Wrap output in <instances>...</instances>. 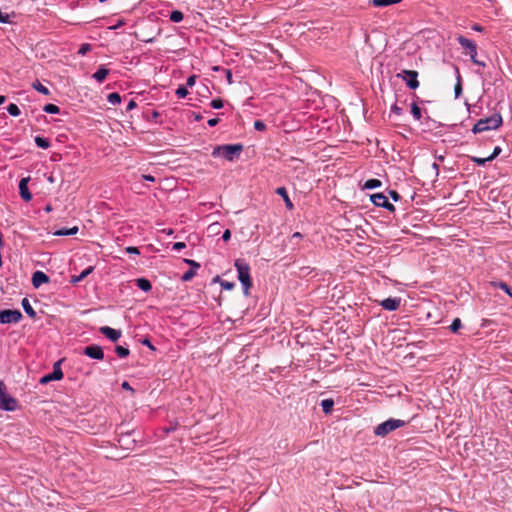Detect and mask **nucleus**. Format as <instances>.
I'll list each match as a JSON object with an SVG mask.
<instances>
[{
	"label": "nucleus",
	"instance_id": "nucleus-33",
	"mask_svg": "<svg viewBox=\"0 0 512 512\" xmlns=\"http://www.w3.org/2000/svg\"><path fill=\"white\" fill-rule=\"evenodd\" d=\"M7 112L11 115V116H19L20 115V109L19 107L14 104V103H11L7 106Z\"/></svg>",
	"mask_w": 512,
	"mask_h": 512
},
{
	"label": "nucleus",
	"instance_id": "nucleus-50",
	"mask_svg": "<svg viewBox=\"0 0 512 512\" xmlns=\"http://www.w3.org/2000/svg\"><path fill=\"white\" fill-rule=\"evenodd\" d=\"M230 237H231L230 230L229 229L225 230L224 233H223V236H222L223 240L224 241H228L230 239Z\"/></svg>",
	"mask_w": 512,
	"mask_h": 512
},
{
	"label": "nucleus",
	"instance_id": "nucleus-61",
	"mask_svg": "<svg viewBox=\"0 0 512 512\" xmlns=\"http://www.w3.org/2000/svg\"><path fill=\"white\" fill-rule=\"evenodd\" d=\"M202 117L200 115L195 116L196 120H200Z\"/></svg>",
	"mask_w": 512,
	"mask_h": 512
},
{
	"label": "nucleus",
	"instance_id": "nucleus-44",
	"mask_svg": "<svg viewBox=\"0 0 512 512\" xmlns=\"http://www.w3.org/2000/svg\"><path fill=\"white\" fill-rule=\"evenodd\" d=\"M195 81H196L195 75L189 76L186 80V86L192 87L195 84Z\"/></svg>",
	"mask_w": 512,
	"mask_h": 512
},
{
	"label": "nucleus",
	"instance_id": "nucleus-8",
	"mask_svg": "<svg viewBox=\"0 0 512 512\" xmlns=\"http://www.w3.org/2000/svg\"><path fill=\"white\" fill-rule=\"evenodd\" d=\"M397 77L403 79L410 89L414 90L419 87L418 72L415 70H402Z\"/></svg>",
	"mask_w": 512,
	"mask_h": 512
},
{
	"label": "nucleus",
	"instance_id": "nucleus-22",
	"mask_svg": "<svg viewBox=\"0 0 512 512\" xmlns=\"http://www.w3.org/2000/svg\"><path fill=\"white\" fill-rule=\"evenodd\" d=\"M333 406H334V401L332 399H324L321 401V407L325 414L331 413Z\"/></svg>",
	"mask_w": 512,
	"mask_h": 512
},
{
	"label": "nucleus",
	"instance_id": "nucleus-30",
	"mask_svg": "<svg viewBox=\"0 0 512 512\" xmlns=\"http://www.w3.org/2000/svg\"><path fill=\"white\" fill-rule=\"evenodd\" d=\"M43 111L50 114H57L60 109L57 105L49 103L43 107Z\"/></svg>",
	"mask_w": 512,
	"mask_h": 512
},
{
	"label": "nucleus",
	"instance_id": "nucleus-57",
	"mask_svg": "<svg viewBox=\"0 0 512 512\" xmlns=\"http://www.w3.org/2000/svg\"><path fill=\"white\" fill-rule=\"evenodd\" d=\"M143 178L147 181H155V178L152 175H143Z\"/></svg>",
	"mask_w": 512,
	"mask_h": 512
},
{
	"label": "nucleus",
	"instance_id": "nucleus-25",
	"mask_svg": "<svg viewBox=\"0 0 512 512\" xmlns=\"http://www.w3.org/2000/svg\"><path fill=\"white\" fill-rule=\"evenodd\" d=\"M32 87L35 90H37L39 93L43 94V95H49L50 94L49 89L46 86L42 85L38 80L33 82Z\"/></svg>",
	"mask_w": 512,
	"mask_h": 512
},
{
	"label": "nucleus",
	"instance_id": "nucleus-54",
	"mask_svg": "<svg viewBox=\"0 0 512 512\" xmlns=\"http://www.w3.org/2000/svg\"><path fill=\"white\" fill-rule=\"evenodd\" d=\"M142 344H144V345L148 346V347H149L150 349H152V350H154V349H155V348H154V346L151 344V342H150L148 339H144V340L142 341Z\"/></svg>",
	"mask_w": 512,
	"mask_h": 512
},
{
	"label": "nucleus",
	"instance_id": "nucleus-40",
	"mask_svg": "<svg viewBox=\"0 0 512 512\" xmlns=\"http://www.w3.org/2000/svg\"><path fill=\"white\" fill-rule=\"evenodd\" d=\"M91 50V45L90 44H82L79 51H78V54L80 55H85L87 52H89Z\"/></svg>",
	"mask_w": 512,
	"mask_h": 512
},
{
	"label": "nucleus",
	"instance_id": "nucleus-59",
	"mask_svg": "<svg viewBox=\"0 0 512 512\" xmlns=\"http://www.w3.org/2000/svg\"><path fill=\"white\" fill-rule=\"evenodd\" d=\"M472 28L475 31H482L483 30V28L480 25H478V24H474Z\"/></svg>",
	"mask_w": 512,
	"mask_h": 512
},
{
	"label": "nucleus",
	"instance_id": "nucleus-10",
	"mask_svg": "<svg viewBox=\"0 0 512 512\" xmlns=\"http://www.w3.org/2000/svg\"><path fill=\"white\" fill-rule=\"evenodd\" d=\"M60 364L61 360L57 361L53 366V372L41 377L39 382L41 384H47L50 381L61 380L63 378V372L61 370Z\"/></svg>",
	"mask_w": 512,
	"mask_h": 512
},
{
	"label": "nucleus",
	"instance_id": "nucleus-12",
	"mask_svg": "<svg viewBox=\"0 0 512 512\" xmlns=\"http://www.w3.org/2000/svg\"><path fill=\"white\" fill-rule=\"evenodd\" d=\"M29 180H30V178L26 177V178H22L19 182L20 196L26 202H28L32 199V194L29 192V189H28Z\"/></svg>",
	"mask_w": 512,
	"mask_h": 512
},
{
	"label": "nucleus",
	"instance_id": "nucleus-43",
	"mask_svg": "<svg viewBox=\"0 0 512 512\" xmlns=\"http://www.w3.org/2000/svg\"><path fill=\"white\" fill-rule=\"evenodd\" d=\"M221 287L225 290H232L235 287V284L229 281H222Z\"/></svg>",
	"mask_w": 512,
	"mask_h": 512
},
{
	"label": "nucleus",
	"instance_id": "nucleus-21",
	"mask_svg": "<svg viewBox=\"0 0 512 512\" xmlns=\"http://www.w3.org/2000/svg\"><path fill=\"white\" fill-rule=\"evenodd\" d=\"M77 232H78V227L74 226L72 228H61V229L57 230L56 232H54V235H56V236H69V235H74Z\"/></svg>",
	"mask_w": 512,
	"mask_h": 512
},
{
	"label": "nucleus",
	"instance_id": "nucleus-6",
	"mask_svg": "<svg viewBox=\"0 0 512 512\" xmlns=\"http://www.w3.org/2000/svg\"><path fill=\"white\" fill-rule=\"evenodd\" d=\"M458 40V43L465 49L468 50V53L470 54V58H471V61L476 64V65H480V66H485V63L484 62H481L479 60H477L476 56H477V46L475 44V42H473L472 40L460 35L458 36L457 38Z\"/></svg>",
	"mask_w": 512,
	"mask_h": 512
},
{
	"label": "nucleus",
	"instance_id": "nucleus-16",
	"mask_svg": "<svg viewBox=\"0 0 512 512\" xmlns=\"http://www.w3.org/2000/svg\"><path fill=\"white\" fill-rule=\"evenodd\" d=\"M276 193L283 198L286 207L289 210H292L293 209V203L291 202V200H290V198L288 196L286 188L285 187H278L276 189Z\"/></svg>",
	"mask_w": 512,
	"mask_h": 512
},
{
	"label": "nucleus",
	"instance_id": "nucleus-60",
	"mask_svg": "<svg viewBox=\"0 0 512 512\" xmlns=\"http://www.w3.org/2000/svg\"><path fill=\"white\" fill-rule=\"evenodd\" d=\"M6 101V97L3 95H0V105L3 104Z\"/></svg>",
	"mask_w": 512,
	"mask_h": 512
},
{
	"label": "nucleus",
	"instance_id": "nucleus-13",
	"mask_svg": "<svg viewBox=\"0 0 512 512\" xmlns=\"http://www.w3.org/2000/svg\"><path fill=\"white\" fill-rule=\"evenodd\" d=\"M400 303H401V298L395 297V298H386V299L382 300L380 305L385 310L395 311L399 308Z\"/></svg>",
	"mask_w": 512,
	"mask_h": 512
},
{
	"label": "nucleus",
	"instance_id": "nucleus-48",
	"mask_svg": "<svg viewBox=\"0 0 512 512\" xmlns=\"http://www.w3.org/2000/svg\"><path fill=\"white\" fill-rule=\"evenodd\" d=\"M126 252L129 254H139V250L137 247L129 246L126 248Z\"/></svg>",
	"mask_w": 512,
	"mask_h": 512
},
{
	"label": "nucleus",
	"instance_id": "nucleus-2",
	"mask_svg": "<svg viewBox=\"0 0 512 512\" xmlns=\"http://www.w3.org/2000/svg\"><path fill=\"white\" fill-rule=\"evenodd\" d=\"M502 122L503 121L500 114H493L489 117L478 120L473 126L472 131L476 134L492 129H497L502 125Z\"/></svg>",
	"mask_w": 512,
	"mask_h": 512
},
{
	"label": "nucleus",
	"instance_id": "nucleus-24",
	"mask_svg": "<svg viewBox=\"0 0 512 512\" xmlns=\"http://www.w3.org/2000/svg\"><path fill=\"white\" fill-rule=\"evenodd\" d=\"M399 0H370L369 2L375 7H386L397 3Z\"/></svg>",
	"mask_w": 512,
	"mask_h": 512
},
{
	"label": "nucleus",
	"instance_id": "nucleus-58",
	"mask_svg": "<svg viewBox=\"0 0 512 512\" xmlns=\"http://www.w3.org/2000/svg\"><path fill=\"white\" fill-rule=\"evenodd\" d=\"M302 238V235L301 233L299 232H295L293 235H292V239H301Z\"/></svg>",
	"mask_w": 512,
	"mask_h": 512
},
{
	"label": "nucleus",
	"instance_id": "nucleus-53",
	"mask_svg": "<svg viewBox=\"0 0 512 512\" xmlns=\"http://www.w3.org/2000/svg\"><path fill=\"white\" fill-rule=\"evenodd\" d=\"M186 262H187L188 264H190V265H191L192 267H194V268H199V267H200V264H199V263H197V262H196V261H194V260H186Z\"/></svg>",
	"mask_w": 512,
	"mask_h": 512
},
{
	"label": "nucleus",
	"instance_id": "nucleus-32",
	"mask_svg": "<svg viewBox=\"0 0 512 512\" xmlns=\"http://www.w3.org/2000/svg\"><path fill=\"white\" fill-rule=\"evenodd\" d=\"M115 352L116 354L120 357V358H125L129 355V349L126 348V347H123L121 345H118L116 346L115 348Z\"/></svg>",
	"mask_w": 512,
	"mask_h": 512
},
{
	"label": "nucleus",
	"instance_id": "nucleus-55",
	"mask_svg": "<svg viewBox=\"0 0 512 512\" xmlns=\"http://www.w3.org/2000/svg\"><path fill=\"white\" fill-rule=\"evenodd\" d=\"M227 81L229 84L232 83V73L230 70H226Z\"/></svg>",
	"mask_w": 512,
	"mask_h": 512
},
{
	"label": "nucleus",
	"instance_id": "nucleus-41",
	"mask_svg": "<svg viewBox=\"0 0 512 512\" xmlns=\"http://www.w3.org/2000/svg\"><path fill=\"white\" fill-rule=\"evenodd\" d=\"M254 128L257 130V131H264L266 129V125L264 122L260 121V120H257L254 122Z\"/></svg>",
	"mask_w": 512,
	"mask_h": 512
},
{
	"label": "nucleus",
	"instance_id": "nucleus-1",
	"mask_svg": "<svg viewBox=\"0 0 512 512\" xmlns=\"http://www.w3.org/2000/svg\"><path fill=\"white\" fill-rule=\"evenodd\" d=\"M234 266L238 273V279L244 288V294L249 295V290L252 287V280L250 277V266L243 259L235 260Z\"/></svg>",
	"mask_w": 512,
	"mask_h": 512
},
{
	"label": "nucleus",
	"instance_id": "nucleus-49",
	"mask_svg": "<svg viewBox=\"0 0 512 512\" xmlns=\"http://www.w3.org/2000/svg\"><path fill=\"white\" fill-rule=\"evenodd\" d=\"M136 106H137L136 102L134 100H130L128 105H127V107H126V111H131Z\"/></svg>",
	"mask_w": 512,
	"mask_h": 512
},
{
	"label": "nucleus",
	"instance_id": "nucleus-14",
	"mask_svg": "<svg viewBox=\"0 0 512 512\" xmlns=\"http://www.w3.org/2000/svg\"><path fill=\"white\" fill-rule=\"evenodd\" d=\"M99 331L113 342L118 341V339L121 337L120 330L113 329L109 326L100 327Z\"/></svg>",
	"mask_w": 512,
	"mask_h": 512
},
{
	"label": "nucleus",
	"instance_id": "nucleus-56",
	"mask_svg": "<svg viewBox=\"0 0 512 512\" xmlns=\"http://www.w3.org/2000/svg\"><path fill=\"white\" fill-rule=\"evenodd\" d=\"M392 111H393L394 113H396L397 115H400V114H401V108L397 107L396 105H394V106L392 107Z\"/></svg>",
	"mask_w": 512,
	"mask_h": 512
},
{
	"label": "nucleus",
	"instance_id": "nucleus-46",
	"mask_svg": "<svg viewBox=\"0 0 512 512\" xmlns=\"http://www.w3.org/2000/svg\"><path fill=\"white\" fill-rule=\"evenodd\" d=\"M0 22L1 23H9L10 22L9 15L4 14L0 11Z\"/></svg>",
	"mask_w": 512,
	"mask_h": 512
},
{
	"label": "nucleus",
	"instance_id": "nucleus-42",
	"mask_svg": "<svg viewBox=\"0 0 512 512\" xmlns=\"http://www.w3.org/2000/svg\"><path fill=\"white\" fill-rule=\"evenodd\" d=\"M501 151V147L496 146L492 154L488 156V159H490V161L494 160L501 153Z\"/></svg>",
	"mask_w": 512,
	"mask_h": 512
},
{
	"label": "nucleus",
	"instance_id": "nucleus-27",
	"mask_svg": "<svg viewBox=\"0 0 512 512\" xmlns=\"http://www.w3.org/2000/svg\"><path fill=\"white\" fill-rule=\"evenodd\" d=\"M491 284L494 287L500 288L501 290L505 291L510 297H512L511 289L505 282H492Z\"/></svg>",
	"mask_w": 512,
	"mask_h": 512
},
{
	"label": "nucleus",
	"instance_id": "nucleus-38",
	"mask_svg": "<svg viewBox=\"0 0 512 512\" xmlns=\"http://www.w3.org/2000/svg\"><path fill=\"white\" fill-rule=\"evenodd\" d=\"M188 94V90L185 86H179L176 90V95L179 98H184Z\"/></svg>",
	"mask_w": 512,
	"mask_h": 512
},
{
	"label": "nucleus",
	"instance_id": "nucleus-62",
	"mask_svg": "<svg viewBox=\"0 0 512 512\" xmlns=\"http://www.w3.org/2000/svg\"><path fill=\"white\" fill-rule=\"evenodd\" d=\"M50 210H51L50 206H47L46 211H50Z\"/></svg>",
	"mask_w": 512,
	"mask_h": 512
},
{
	"label": "nucleus",
	"instance_id": "nucleus-26",
	"mask_svg": "<svg viewBox=\"0 0 512 512\" xmlns=\"http://www.w3.org/2000/svg\"><path fill=\"white\" fill-rule=\"evenodd\" d=\"M456 71H457V83L454 87V92H455V97L458 98L462 93V84H461V75L459 73V70L456 69Z\"/></svg>",
	"mask_w": 512,
	"mask_h": 512
},
{
	"label": "nucleus",
	"instance_id": "nucleus-18",
	"mask_svg": "<svg viewBox=\"0 0 512 512\" xmlns=\"http://www.w3.org/2000/svg\"><path fill=\"white\" fill-rule=\"evenodd\" d=\"M21 304H22V307H23L24 311L26 312V314L30 318L35 319L37 314H36V311L31 306L29 300L27 298H23Z\"/></svg>",
	"mask_w": 512,
	"mask_h": 512
},
{
	"label": "nucleus",
	"instance_id": "nucleus-51",
	"mask_svg": "<svg viewBox=\"0 0 512 512\" xmlns=\"http://www.w3.org/2000/svg\"><path fill=\"white\" fill-rule=\"evenodd\" d=\"M218 123H219V119L218 118H212V119L208 120V125L211 126V127L216 126Z\"/></svg>",
	"mask_w": 512,
	"mask_h": 512
},
{
	"label": "nucleus",
	"instance_id": "nucleus-19",
	"mask_svg": "<svg viewBox=\"0 0 512 512\" xmlns=\"http://www.w3.org/2000/svg\"><path fill=\"white\" fill-rule=\"evenodd\" d=\"M94 270V267L93 266H89L88 268H86L85 270H83L78 276H73L71 278V282L72 283H78L80 281H82L83 279H85L92 271Z\"/></svg>",
	"mask_w": 512,
	"mask_h": 512
},
{
	"label": "nucleus",
	"instance_id": "nucleus-11",
	"mask_svg": "<svg viewBox=\"0 0 512 512\" xmlns=\"http://www.w3.org/2000/svg\"><path fill=\"white\" fill-rule=\"evenodd\" d=\"M83 353L92 358V359H96V360H102L104 358V352H103V349L101 346L99 345H90V346H86L84 348V351Z\"/></svg>",
	"mask_w": 512,
	"mask_h": 512
},
{
	"label": "nucleus",
	"instance_id": "nucleus-7",
	"mask_svg": "<svg viewBox=\"0 0 512 512\" xmlns=\"http://www.w3.org/2000/svg\"><path fill=\"white\" fill-rule=\"evenodd\" d=\"M22 317V313L19 310L5 309L0 311L1 324H16Z\"/></svg>",
	"mask_w": 512,
	"mask_h": 512
},
{
	"label": "nucleus",
	"instance_id": "nucleus-39",
	"mask_svg": "<svg viewBox=\"0 0 512 512\" xmlns=\"http://www.w3.org/2000/svg\"><path fill=\"white\" fill-rule=\"evenodd\" d=\"M210 105L214 109H220L223 107V101L220 98H215L211 101Z\"/></svg>",
	"mask_w": 512,
	"mask_h": 512
},
{
	"label": "nucleus",
	"instance_id": "nucleus-45",
	"mask_svg": "<svg viewBox=\"0 0 512 512\" xmlns=\"http://www.w3.org/2000/svg\"><path fill=\"white\" fill-rule=\"evenodd\" d=\"M186 244L184 242H176L173 244V250L180 251L181 249L185 248Z\"/></svg>",
	"mask_w": 512,
	"mask_h": 512
},
{
	"label": "nucleus",
	"instance_id": "nucleus-5",
	"mask_svg": "<svg viewBox=\"0 0 512 512\" xmlns=\"http://www.w3.org/2000/svg\"><path fill=\"white\" fill-rule=\"evenodd\" d=\"M405 425V421L400 419H389L381 424H379L376 428L374 433L377 436L384 437L390 432L394 431L397 428H400Z\"/></svg>",
	"mask_w": 512,
	"mask_h": 512
},
{
	"label": "nucleus",
	"instance_id": "nucleus-15",
	"mask_svg": "<svg viewBox=\"0 0 512 512\" xmlns=\"http://www.w3.org/2000/svg\"><path fill=\"white\" fill-rule=\"evenodd\" d=\"M49 277L42 271H36L32 275V284L35 288L40 287L42 284L49 283Z\"/></svg>",
	"mask_w": 512,
	"mask_h": 512
},
{
	"label": "nucleus",
	"instance_id": "nucleus-17",
	"mask_svg": "<svg viewBox=\"0 0 512 512\" xmlns=\"http://www.w3.org/2000/svg\"><path fill=\"white\" fill-rule=\"evenodd\" d=\"M108 74H109V69L105 68V66H100V67L98 68V70L93 74V76H92V77H93L97 82L101 83V82H103V81L106 79V77L108 76Z\"/></svg>",
	"mask_w": 512,
	"mask_h": 512
},
{
	"label": "nucleus",
	"instance_id": "nucleus-23",
	"mask_svg": "<svg viewBox=\"0 0 512 512\" xmlns=\"http://www.w3.org/2000/svg\"><path fill=\"white\" fill-rule=\"evenodd\" d=\"M35 143L39 148H42V149H48L51 145L49 139L41 137V136L35 137Z\"/></svg>",
	"mask_w": 512,
	"mask_h": 512
},
{
	"label": "nucleus",
	"instance_id": "nucleus-3",
	"mask_svg": "<svg viewBox=\"0 0 512 512\" xmlns=\"http://www.w3.org/2000/svg\"><path fill=\"white\" fill-rule=\"evenodd\" d=\"M243 150L242 144H226L220 145L214 148L212 155L223 156L225 159L232 161L236 156H238Z\"/></svg>",
	"mask_w": 512,
	"mask_h": 512
},
{
	"label": "nucleus",
	"instance_id": "nucleus-20",
	"mask_svg": "<svg viewBox=\"0 0 512 512\" xmlns=\"http://www.w3.org/2000/svg\"><path fill=\"white\" fill-rule=\"evenodd\" d=\"M136 285L139 289H141L142 291H145V292L150 291L152 288L150 281L146 278H138L136 280Z\"/></svg>",
	"mask_w": 512,
	"mask_h": 512
},
{
	"label": "nucleus",
	"instance_id": "nucleus-34",
	"mask_svg": "<svg viewBox=\"0 0 512 512\" xmlns=\"http://www.w3.org/2000/svg\"><path fill=\"white\" fill-rule=\"evenodd\" d=\"M108 101L115 105L121 102V96L117 92L110 93L107 97Z\"/></svg>",
	"mask_w": 512,
	"mask_h": 512
},
{
	"label": "nucleus",
	"instance_id": "nucleus-47",
	"mask_svg": "<svg viewBox=\"0 0 512 512\" xmlns=\"http://www.w3.org/2000/svg\"><path fill=\"white\" fill-rule=\"evenodd\" d=\"M389 195L394 201H398L400 199V195L395 190H390Z\"/></svg>",
	"mask_w": 512,
	"mask_h": 512
},
{
	"label": "nucleus",
	"instance_id": "nucleus-28",
	"mask_svg": "<svg viewBox=\"0 0 512 512\" xmlns=\"http://www.w3.org/2000/svg\"><path fill=\"white\" fill-rule=\"evenodd\" d=\"M183 17V13L179 10H174L170 14V20L175 23L181 22L183 20Z\"/></svg>",
	"mask_w": 512,
	"mask_h": 512
},
{
	"label": "nucleus",
	"instance_id": "nucleus-9",
	"mask_svg": "<svg viewBox=\"0 0 512 512\" xmlns=\"http://www.w3.org/2000/svg\"><path fill=\"white\" fill-rule=\"evenodd\" d=\"M370 198L375 206L383 207L390 212L395 211L394 205L388 201V198L383 193L372 194Z\"/></svg>",
	"mask_w": 512,
	"mask_h": 512
},
{
	"label": "nucleus",
	"instance_id": "nucleus-29",
	"mask_svg": "<svg viewBox=\"0 0 512 512\" xmlns=\"http://www.w3.org/2000/svg\"><path fill=\"white\" fill-rule=\"evenodd\" d=\"M381 186V181L378 179H369L365 182L364 188L366 189H374L376 187Z\"/></svg>",
	"mask_w": 512,
	"mask_h": 512
},
{
	"label": "nucleus",
	"instance_id": "nucleus-36",
	"mask_svg": "<svg viewBox=\"0 0 512 512\" xmlns=\"http://www.w3.org/2000/svg\"><path fill=\"white\" fill-rule=\"evenodd\" d=\"M470 159L479 166H483L486 164V162L490 161V159H488V156L484 158L472 156L470 157Z\"/></svg>",
	"mask_w": 512,
	"mask_h": 512
},
{
	"label": "nucleus",
	"instance_id": "nucleus-52",
	"mask_svg": "<svg viewBox=\"0 0 512 512\" xmlns=\"http://www.w3.org/2000/svg\"><path fill=\"white\" fill-rule=\"evenodd\" d=\"M121 387L125 390H129V391H133L132 387L130 386V384L127 382V381H124L122 384H121Z\"/></svg>",
	"mask_w": 512,
	"mask_h": 512
},
{
	"label": "nucleus",
	"instance_id": "nucleus-37",
	"mask_svg": "<svg viewBox=\"0 0 512 512\" xmlns=\"http://www.w3.org/2000/svg\"><path fill=\"white\" fill-rule=\"evenodd\" d=\"M195 273L194 269H189L182 275L181 279L185 282L190 281L195 276Z\"/></svg>",
	"mask_w": 512,
	"mask_h": 512
},
{
	"label": "nucleus",
	"instance_id": "nucleus-35",
	"mask_svg": "<svg viewBox=\"0 0 512 512\" xmlns=\"http://www.w3.org/2000/svg\"><path fill=\"white\" fill-rule=\"evenodd\" d=\"M461 326H462L461 320L459 318H455L450 325V330L453 333H457L459 331V329L461 328Z\"/></svg>",
	"mask_w": 512,
	"mask_h": 512
},
{
	"label": "nucleus",
	"instance_id": "nucleus-31",
	"mask_svg": "<svg viewBox=\"0 0 512 512\" xmlns=\"http://www.w3.org/2000/svg\"><path fill=\"white\" fill-rule=\"evenodd\" d=\"M411 113L416 120L421 119V109L415 102L411 104Z\"/></svg>",
	"mask_w": 512,
	"mask_h": 512
},
{
	"label": "nucleus",
	"instance_id": "nucleus-4",
	"mask_svg": "<svg viewBox=\"0 0 512 512\" xmlns=\"http://www.w3.org/2000/svg\"><path fill=\"white\" fill-rule=\"evenodd\" d=\"M17 404V400L7 393L5 383L0 380V408L6 411H14Z\"/></svg>",
	"mask_w": 512,
	"mask_h": 512
}]
</instances>
